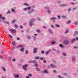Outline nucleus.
I'll return each instance as SVG.
<instances>
[{
  "mask_svg": "<svg viewBox=\"0 0 78 78\" xmlns=\"http://www.w3.org/2000/svg\"><path fill=\"white\" fill-rule=\"evenodd\" d=\"M11 11L13 12H14V13H16V11L13 8H12L11 9Z\"/></svg>",
  "mask_w": 78,
  "mask_h": 78,
  "instance_id": "nucleus-15",
  "label": "nucleus"
},
{
  "mask_svg": "<svg viewBox=\"0 0 78 78\" xmlns=\"http://www.w3.org/2000/svg\"><path fill=\"white\" fill-rule=\"evenodd\" d=\"M14 27L15 29H17L18 28V26L17 25H15Z\"/></svg>",
  "mask_w": 78,
  "mask_h": 78,
  "instance_id": "nucleus-30",
  "label": "nucleus"
},
{
  "mask_svg": "<svg viewBox=\"0 0 78 78\" xmlns=\"http://www.w3.org/2000/svg\"><path fill=\"white\" fill-rule=\"evenodd\" d=\"M27 37L28 39H29V40H30V39H31V37H30L29 36H27Z\"/></svg>",
  "mask_w": 78,
  "mask_h": 78,
  "instance_id": "nucleus-28",
  "label": "nucleus"
},
{
  "mask_svg": "<svg viewBox=\"0 0 78 78\" xmlns=\"http://www.w3.org/2000/svg\"><path fill=\"white\" fill-rule=\"evenodd\" d=\"M43 73H47V74H48L49 73L48 72V71H47V70L46 69H44L43 71Z\"/></svg>",
  "mask_w": 78,
  "mask_h": 78,
  "instance_id": "nucleus-10",
  "label": "nucleus"
},
{
  "mask_svg": "<svg viewBox=\"0 0 78 78\" xmlns=\"http://www.w3.org/2000/svg\"><path fill=\"white\" fill-rule=\"evenodd\" d=\"M33 41H36V38H33Z\"/></svg>",
  "mask_w": 78,
  "mask_h": 78,
  "instance_id": "nucleus-54",
  "label": "nucleus"
},
{
  "mask_svg": "<svg viewBox=\"0 0 78 78\" xmlns=\"http://www.w3.org/2000/svg\"><path fill=\"white\" fill-rule=\"evenodd\" d=\"M45 9H47V10H49L50 8H49V7H48V6H47L45 7Z\"/></svg>",
  "mask_w": 78,
  "mask_h": 78,
  "instance_id": "nucleus-20",
  "label": "nucleus"
},
{
  "mask_svg": "<svg viewBox=\"0 0 78 78\" xmlns=\"http://www.w3.org/2000/svg\"><path fill=\"white\" fill-rule=\"evenodd\" d=\"M37 48H34L33 49V53H37Z\"/></svg>",
  "mask_w": 78,
  "mask_h": 78,
  "instance_id": "nucleus-9",
  "label": "nucleus"
},
{
  "mask_svg": "<svg viewBox=\"0 0 78 78\" xmlns=\"http://www.w3.org/2000/svg\"><path fill=\"white\" fill-rule=\"evenodd\" d=\"M78 22H77H77H76L75 23V25H78Z\"/></svg>",
  "mask_w": 78,
  "mask_h": 78,
  "instance_id": "nucleus-50",
  "label": "nucleus"
},
{
  "mask_svg": "<svg viewBox=\"0 0 78 78\" xmlns=\"http://www.w3.org/2000/svg\"><path fill=\"white\" fill-rule=\"evenodd\" d=\"M53 72H54V73H57V72L55 70H53Z\"/></svg>",
  "mask_w": 78,
  "mask_h": 78,
  "instance_id": "nucleus-52",
  "label": "nucleus"
},
{
  "mask_svg": "<svg viewBox=\"0 0 78 78\" xmlns=\"http://www.w3.org/2000/svg\"><path fill=\"white\" fill-rule=\"evenodd\" d=\"M16 61V59H13L12 60V61H13V62H14V61Z\"/></svg>",
  "mask_w": 78,
  "mask_h": 78,
  "instance_id": "nucleus-62",
  "label": "nucleus"
},
{
  "mask_svg": "<svg viewBox=\"0 0 78 78\" xmlns=\"http://www.w3.org/2000/svg\"><path fill=\"white\" fill-rule=\"evenodd\" d=\"M25 53L27 55V54L28 53V50H26L25 51Z\"/></svg>",
  "mask_w": 78,
  "mask_h": 78,
  "instance_id": "nucleus-39",
  "label": "nucleus"
},
{
  "mask_svg": "<svg viewBox=\"0 0 78 78\" xmlns=\"http://www.w3.org/2000/svg\"><path fill=\"white\" fill-rule=\"evenodd\" d=\"M55 26L56 27H57V28H59L60 27V26L58 24H55Z\"/></svg>",
  "mask_w": 78,
  "mask_h": 78,
  "instance_id": "nucleus-25",
  "label": "nucleus"
},
{
  "mask_svg": "<svg viewBox=\"0 0 78 78\" xmlns=\"http://www.w3.org/2000/svg\"><path fill=\"white\" fill-rule=\"evenodd\" d=\"M37 19L38 20V21H40L41 20V19L39 18H37Z\"/></svg>",
  "mask_w": 78,
  "mask_h": 78,
  "instance_id": "nucleus-51",
  "label": "nucleus"
},
{
  "mask_svg": "<svg viewBox=\"0 0 78 78\" xmlns=\"http://www.w3.org/2000/svg\"><path fill=\"white\" fill-rule=\"evenodd\" d=\"M28 67V65H25L23 66V68L24 71L27 70V68Z\"/></svg>",
  "mask_w": 78,
  "mask_h": 78,
  "instance_id": "nucleus-4",
  "label": "nucleus"
},
{
  "mask_svg": "<svg viewBox=\"0 0 78 78\" xmlns=\"http://www.w3.org/2000/svg\"><path fill=\"white\" fill-rule=\"evenodd\" d=\"M43 63H46V61L44 60V61H43Z\"/></svg>",
  "mask_w": 78,
  "mask_h": 78,
  "instance_id": "nucleus-61",
  "label": "nucleus"
},
{
  "mask_svg": "<svg viewBox=\"0 0 78 78\" xmlns=\"http://www.w3.org/2000/svg\"><path fill=\"white\" fill-rule=\"evenodd\" d=\"M35 59H39V57H35Z\"/></svg>",
  "mask_w": 78,
  "mask_h": 78,
  "instance_id": "nucleus-31",
  "label": "nucleus"
},
{
  "mask_svg": "<svg viewBox=\"0 0 78 78\" xmlns=\"http://www.w3.org/2000/svg\"><path fill=\"white\" fill-rule=\"evenodd\" d=\"M75 39L74 38L71 41L72 43H73L75 41Z\"/></svg>",
  "mask_w": 78,
  "mask_h": 78,
  "instance_id": "nucleus-26",
  "label": "nucleus"
},
{
  "mask_svg": "<svg viewBox=\"0 0 78 78\" xmlns=\"http://www.w3.org/2000/svg\"><path fill=\"white\" fill-rule=\"evenodd\" d=\"M2 69L4 72H5L6 71V68H5V67L2 66Z\"/></svg>",
  "mask_w": 78,
  "mask_h": 78,
  "instance_id": "nucleus-14",
  "label": "nucleus"
},
{
  "mask_svg": "<svg viewBox=\"0 0 78 78\" xmlns=\"http://www.w3.org/2000/svg\"><path fill=\"white\" fill-rule=\"evenodd\" d=\"M62 19H67V16H62Z\"/></svg>",
  "mask_w": 78,
  "mask_h": 78,
  "instance_id": "nucleus-18",
  "label": "nucleus"
},
{
  "mask_svg": "<svg viewBox=\"0 0 78 78\" xmlns=\"http://www.w3.org/2000/svg\"><path fill=\"white\" fill-rule=\"evenodd\" d=\"M57 3H61V2L59 0H57Z\"/></svg>",
  "mask_w": 78,
  "mask_h": 78,
  "instance_id": "nucleus-33",
  "label": "nucleus"
},
{
  "mask_svg": "<svg viewBox=\"0 0 78 78\" xmlns=\"http://www.w3.org/2000/svg\"><path fill=\"white\" fill-rule=\"evenodd\" d=\"M17 40H20V38H19V37H17Z\"/></svg>",
  "mask_w": 78,
  "mask_h": 78,
  "instance_id": "nucleus-64",
  "label": "nucleus"
},
{
  "mask_svg": "<svg viewBox=\"0 0 78 78\" xmlns=\"http://www.w3.org/2000/svg\"><path fill=\"white\" fill-rule=\"evenodd\" d=\"M70 4L71 5H75V3H73V2H71V3H70Z\"/></svg>",
  "mask_w": 78,
  "mask_h": 78,
  "instance_id": "nucleus-37",
  "label": "nucleus"
},
{
  "mask_svg": "<svg viewBox=\"0 0 78 78\" xmlns=\"http://www.w3.org/2000/svg\"><path fill=\"white\" fill-rule=\"evenodd\" d=\"M60 6H66V4H62L60 5Z\"/></svg>",
  "mask_w": 78,
  "mask_h": 78,
  "instance_id": "nucleus-17",
  "label": "nucleus"
},
{
  "mask_svg": "<svg viewBox=\"0 0 78 78\" xmlns=\"http://www.w3.org/2000/svg\"><path fill=\"white\" fill-rule=\"evenodd\" d=\"M57 77L58 78H63V77L61 76L60 75H58V76H57Z\"/></svg>",
  "mask_w": 78,
  "mask_h": 78,
  "instance_id": "nucleus-23",
  "label": "nucleus"
},
{
  "mask_svg": "<svg viewBox=\"0 0 78 78\" xmlns=\"http://www.w3.org/2000/svg\"><path fill=\"white\" fill-rule=\"evenodd\" d=\"M50 66L51 67H56V66L55 65H54L53 64H51L50 65Z\"/></svg>",
  "mask_w": 78,
  "mask_h": 78,
  "instance_id": "nucleus-12",
  "label": "nucleus"
},
{
  "mask_svg": "<svg viewBox=\"0 0 78 78\" xmlns=\"http://www.w3.org/2000/svg\"><path fill=\"white\" fill-rule=\"evenodd\" d=\"M41 53L42 54H44V51H41Z\"/></svg>",
  "mask_w": 78,
  "mask_h": 78,
  "instance_id": "nucleus-55",
  "label": "nucleus"
},
{
  "mask_svg": "<svg viewBox=\"0 0 78 78\" xmlns=\"http://www.w3.org/2000/svg\"><path fill=\"white\" fill-rule=\"evenodd\" d=\"M69 43V41L68 40H66L65 41L63 42V44L65 45H67Z\"/></svg>",
  "mask_w": 78,
  "mask_h": 78,
  "instance_id": "nucleus-5",
  "label": "nucleus"
},
{
  "mask_svg": "<svg viewBox=\"0 0 78 78\" xmlns=\"http://www.w3.org/2000/svg\"><path fill=\"white\" fill-rule=\"evenodd\" d=\"M51 28H54V26H53V25H51Z\"/></svg>",
  "mask_w": 78,
  "mask_h": 78,
  "instance_id": "nucleus-58",
  "label": "nucleus"
},
{
  "mask_svg": "<svg viewBox=\"0 0 78 78\" xmlns=\"http://www.w3.org/2000/svg\"><path fill=\"white\" fill-rule=\"evenodd\" d=\"M50 52H51L50 50H49V51H48L46 52L45 55H48V54L49 53H50Z\"/></svg>",
  "mask_w": 78,
  "mask_h": 78,
  "instance_id": "nucleus-19",
  "label": "nucleus"
},
{
  "mask_svg": "<svg viewBox=\"0 0 78 78\" xmlns=\"http://www.w3.org/2000/svg\"><path fill=\"white\" fill-rule=\"evenodd\" d=\"M3 23H6V24H7V25H8L9 23L7 21H3Z\"/></svg>",
  "mask_w": 78,
  "mask_h": 78,
  "instance_id": "nucleus-24",
  "label": "nucleus"
},
{
  "mask_svg": "<svg viewBox=\"0 0 78 78\" xmlns=\"http://www.w3.org/2000/svg\"><path fill=\"white\" fill-rule=\"evenodd\" d=\"M55 41H52L51 42V44H52V45H53V44H55Z\"/></svg>",
  "mask_w": 78,
  "mask_h": 78,
  "instance_id": "nucleus-27",
  "label": "nucleus"
},
{
  "mask_svg": "<svg viewBox=\"0 0 78 78\" xmlns=\"http://www.w3.org/2000/svg\"><path fill=\"white\" fill-rule=\"evenodd\" d=\"M36 70H37V71H40V70H41V69L37 68H36Z\"/></svg>",
  "mask_w": 78,
  "mask_h": 78,
  "instance_id": "nucleus-35",
  "label": "nucleus"
},
{
  "mask_svg": "<svg viewBox=\"0 0 78 78\" xmlns=\"http://www.w3.org/2000/svg\"><path fill=\"white\" fill-rule=\"evenodd\" d=\"M37 32V33H41V31H40V30H36Z\"/></svg>",
  "mask_w": 78,
  "mask_h": 78,
  "instance_id": "nucleus-34",
  "label": "nucleus"
},
{
  "mask_svg": "<svg viewBox=\"0 0 78 78\" xmlns=\"http://www.w3.org/2000/svg\"><path fill=\"white\" fill-rule=\"evenodd\" d=\"M35 66L36 67V68H37V67L38 66V65L37 63H35Z\"/></svg>",
  "mask_w": 78,
  "mask_h": 78,
  "instance_id": "nucleus-38",
  "label": "nucleus"
},
{
  "mask_svg": "<svg viewBox=\"0 0 78 78\" xmlns=\"http://www.w3.org/2000/svg\"><path fill=\"white\" fill-rule=\"evenodd\" d=\"M13 76L15 78H19V74L16 73L14 74Z\"/></svg>",
  "mask_w": 78,
  "mask_h": 78,
  "instance_id": "nucleus-6",
  "label": "nucleus"
},
{
  "mask_svg": "<svg viewBox=\"0 0 78 78\" xmlns=\"http://www.w3.org/2000/svg\"><path fill=\"white\" fill-rule=\"evenodd\" d=\"M23 10L24 11H28V10H29L27 11V13L28 14H31L34 11V6L31 7V6H29L27 8H24Z\"/></svg>",
  "mask_w": 78,
  "mask_h": 78,
  "instance_id": "nucleus-1",
  "label": "nucleus"
},
{
  "mask_svg": "<svg viewBox=\"0 0 78 78\" xmlns=\"http://www.w3.org/2000/svg\"><path fill=\"white\" fill-rule=\"evenodd\" d=\"M10 37V38H11V39H12V37L10 35H8Z\"/></svg>",
  "mask_w": 78,
  "mask_h": 78,
  "instance_id": "nucleus-43",
  "label": "nucleus"
},
{
  "mask_svg": "<svg viewBox=\"0 0 78 78\" xmlns=\"http://www.w3.org/2000/svg\"><path fill=\"white\" fill-rule=\"evenodd\" d=\"M48 31L49 33L51 34H53V31H52V30H51L50 29H48Z\"/></svg>",
  "mask_w": 78,
  "mask_h": 78,
  "instance_id": "nucleus-8",
  "label": "nucleus"
},
{
  "mask_svg": "<svg viewBox=\"0 0 78 78\" xmlns=\"http://www.w3.org/2000/svg\"><path fill=\"white\" fill-rule=\"evenodd\" d=\"M29 63H33V61H29Z\"/></svg>",
  "mask_w": 78,
  "mask_h": 78,
  "instance_id": "nucleus-46",
  "label": "nucleus"
},
{
  "mask_svg": "<svg viewBox=\"0 0 78 78\" xmlns=\"http://www.w3.org/2000/svg\"><path fill=\"white\" fill-rule=\"evenodd\" d=\"M63 55L64 56H66V54L65 52H62Z\"/></svg>",
  "mask_w": 78,
  "mask_h": 78,
  "instance_id": "nucleus-29",
  "label": "nucleus"
},
{
  "mask_svg": "<svg viewBox=\"0 0 78 78\" xmlns=\"http://www.w3.org/2000/svg\"><path fill=\"white\" fill-rule=\"evenodd\" d=\"M2 19V20H5L6 19L5 18V17H2V18H1Z\"/></svg>",
  "mask_w": 78,
  "mask_h": 78,
  "instance_id": "nucleus-42",
  "label": "nucleus"
},
{
  "mask_svg": "<svg viewBox=\"0 0 78 78\" xmlns=\"http://www.w3.org/2000/svg\"><path fill=\"white\" fill-rule=\"evenodd\" d=\"M36 19H32L29 21V25L31 27L32 25H33V23L35 22Z\"/></svg>",
  "mask_w": 78,
  "mask_h": 78,
  "instance_id": "nucleus-2",
  "label": "nucleus"
},
{
  "mask_svg": "<svg viewBox=\"0 0 78 78\" xmlns=\"http://www.w3.org/2000/svg\"><path fill=\"white\" fill-rule=\"evenodd\" d=\"M47 12H48V14H49V13H50V12H51V11H50V10H48Z\"/></svg>",
  "mask_w": 78,
  "mask_h": 78,
  "instance_id": "nucleus-41",
  "label": "nucleus"
},
{
  "mask_svg": "<svg viewBox=\"0 0 78 78\" xmlns=\"http://www.w3.org/2000/svg\"><path fill=\"white\" fill-rule=\"evenodd\" d=\"M12 23H15L16 22V20H13L12 21Z\"/></svg>",
  "mask_w": 78,
  "mask_h": 78,
  "instance_id": "nucleus-44",
  "label": "nucleus"
},
{
  "mask_svg": "<svg viewBox=\"0 0 78 78\" xmlns=\"http://www.w3.org/2000/svg\"><path fill=\"white\" fill-rule=\"evenodd\" d=\"M65 76H67V73H63V74Z\"/></svg>",
  "mask_w": 78,
  "mask_h": 78,
  "instance_id": "nucleus-49",
  "label": "nucleus"
},
{
  "mask_svg": "<svg viewBox=\"0 0 78 78\" xmlns=\"http://www.w3.org/2000/svg\"><path fill=\"white\" fill-rule=\"evenodd\" d=\"M70 23V20H68V22L66 23L67 24H69V23Z\"/></svg>",
  "mask_w": 78,
  "mask_h": 78,
  "instance_id": "nucleus-40",
  "label": "nucleus"
},
{
  "mask_svg": "<svg viewBox=\"0 0 78 78\" xmlns=\"http://www.w3.org/2000/svg\"><path fill=\"white\" fill-rule=\"evenodd\" d=\"M72 59L73 62H75V57L73 56L72 58Z\"/></svg>",
  "mask_w": 78,
  "mask_h": 78,
  "instance_id": "nucleus-11",
  "label": "nucleus"
},
{
  "mask_svg": "<svg viewBox=\"0 0 78 78\" xmlns=\"http://www.w3.org/2000/svg\"><path fill=\"white\" fill-rule=\"evenodd\" d=\"M9 31H12V33H13L14 34L16 33V29H10Z\"/></svg>",
  "mask_w": 78,
  "mask_h": 78,
  "instance_id": "nucleus-7",
  "label": "nucleus"
},
{
  "mask_svg": "<svg viewBox=\"0 0 78 78\" xmlns=\"http://www.w3.org/2000/svg\"><path fill=\"white\" fill-rule=\"evenodd\" d=\"M36 62H37L36 60L33 61V63H36Z\"/></svg>",
  "mask_w": 78,
  "mask_h": 78,
  "instance_id": "nucleus-47",
  "label": "nucleus"
},
{
  "mask_svg": "<svg viewBox=\"0 0 78 78\" xmlns=\"http://www.w3.org/2000/svg\"><path fill=\"white\" fill-rule=\"evenodd\" d=\"M78 33V31H76L75 32V34H76V35Z\"/></svg>",
  "mask_w": 78,
  "mask_h": 78,
  "instance_id": "nucleus-48",
  "label": "nucleus"
},
{
  "mask_svg": "<svg viewBox=\"0 0 78 78\" xmlns=\"http://www.w3.org/2000/svg\"><path fill=\"white\" fill-rule=\"evenodd\" d=\"M10 13V11H9L6 12V14H9Z\"/></svg>",
  "mask_w": 78,
  "mask_h": 78,
  "instance_id": "nucleus-56",
  "label": "nucleus"
},
{
  "mask_svg": "<svg viewBox=\"0 0 78 78\" xmlns=\"http://www.w3.org/2000/svg\"><path fill=\"white\" fill-rule=\"evenodd\" d=\"M12 45H13V46H15V45H16V43L14 41H13L12 42Z\"/></svg>",
  "mask_w": 78,
  "mask_h": 78,
  "instance_id": "nucleus-22",
  "label": "nucleus"
},
{
  "mask_svg": "<svg viewBox=\"0 0 78 78\" xmlns=\"http://www.w3.org/2000/svg\"><path fill=\"white\" fill-rule=\"evenodd\" d=\"M69 31V30L67 29L66 30V31L65 32V34H67V33H68V32Z\"/></svg>",
  "mask_w": 78,
  "mask_h": 78,
  "instance_id": "nucleus-32",
  "label": "nucleus"
},
{
  "mask_svg": "<svg viewBox=\"0 0 78 78\" xmlns=\"http://www.w3.org/2000/svg\"><path fill=\"white\" fill-rule=\"evenodd\" d=\"M23 5H26V6H29V5L26 3H24Z\"/></svg>",
  "mask_w": 78,
  "mask_h": 78,
  "instance_id": "nucleus-36",
  "label": "nucleus"
},
{
  "mask_svg": "<svg viewBox=\"0 0 78 78\" xmlns=\"http://www.w3.org/2000/svg\"><path fill=\"white\" fill-rule=\"evenodd\" d=\"M76 40L78 41V37H76Z\"/></svg>",
  "mask_w": 78,
  "mask_h": 78,
  "instance_id": "nucleus-59",
  "label": "nucleus"
},
{
  "mask_svg": "<svg viewBox=\"0 0 78 78\" xmlns=\"http://www.w3.org/2000/svg\"><path fill=\"white\" fill-rule=\"evenodd\" d=\"M26 78H30V77H29V76H26Z\"/></svg>",
  "mask_w": 78,
  "mask_h": 78,
  "instance_id": "nucleus-63",
  "label": "nucleus"
},
{
  "mask_svg": "<svg viewBox=\"0 0 78 78\" xmlns=\"http://www.w3.org/2000/svg\"><path fill=\"white\" fill-rule=\"evenodd\" d=\"M18 48H21L20 49V51L21 52H23L24 51V47L23 45H19L17 47Z\"/></svg>",
  "mask_w": 78,
  "mask_h": 78,
  "instance_id": "nucleus-3",
  "label": "nucleus"
},
{
  "mask_svg": "<svg viewBox=\"0 0 78 78\" xmlns=\"http://www.w3.org/2000/svg\"><path fill=\"white\" fill-rule=\"evenodd\" d=\"M59 46L61 48H64V46L62 44H59Z\"/></svg>",
  "mask_w": 78,
  "mask_h": 78,
  "instance_id": "nucleus-13",
  "label": "nucleus"
},
{
  "mask_svg": "<svg viewBox=\"0 0 78 78\" xmlns=\"http://www.w3.org/2000/svg\"><path fill=\"white\" fill-rule=\"evenodd\" d=\"M40 60L41 61H43L44 60H45V58L44 57H41L40 58Z\"/></svg>",
  "mask_w": 78,
  "mask_h": 78,
  "instance_id": "nucleus-21",
  "label": "nucleus"
},
{
  "mask_svg": "<svg viewBox=\"0 0 78 78\" xmlns=\"http://www.w3.org/2000/svg\"><path fill=\"white\" fill-rule=\"evenodd\" d=\"M58 19H61V16H58Z\"/></svg>",
  "mask_w": 78,
  "mask_h": 78,
  "instance_id": "nucleus-60",
  "label": "nucleus"
},
{
  "mask_svg": "<svg viewBox=\"0 0 78 78\" xmlns=\"http://www.w3.org/2000/svg\"><path fill=\"white\" fill-rule=\"evenodd\" d=\"M56 19V17H52L50 18V20H55Z\"/></svg>",
  "mask_w": 78,
  "mask_h": 78,
  "instance_id": "nucleus-16",
  "label": "nucleus"
},
{
  "mask_svg": "<svg viewBox=\"0 0 78 78\" xmlns=\"http://www.w3.org/2000/svg\"><path fill=\"white\" fill-rule=\"evenodd\" d=\"M28 76H30V77H31L32 76V74H29L28 75Z\"/></svg>",
  "mask_w": 78,
  "mask_h": 78,
  "instance_id": "nucleus-45",
  "label": "nucleus"
},
{
  "mask_svg": "<svg viewBox=\"0 0 78 78\" xmlns=\"http://www.w3.org/2000/svg\"><path fill=\"white\" fill-rule=\"evenodd\" d=\"M76 9V8H73V10H75V9Z\"/></svg>",
  "mask_w": 78,
  "mask_h": 78,
  "instance_id": "nucleus-57",
  "label": "nucleus"
},
{
  "mask_svg": "<svg viewBox=\"0 0 78 78\" xmlns=\"http://www.w3.org/2000/svg\"><path fill=\"white\" fill-rule=\"evenodd\" d=\"M2 14H0V19H2Z\"/></svg>",
  "mask_w": 78,
  "mask_h": 78,
  "instance_id": "nucleus-53",
  "label": "nucleus"
}]
</instances>
